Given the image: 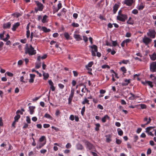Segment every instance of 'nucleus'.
I'll list each match as a JSON object with an SVG mask.
<instances>
[{
  "label": "nucleus",
  "instance_id": "nucleus-1",
  "mask_svg": "<svg viewBox=\"0 0 156 156\" xmlns=\"http://www.w3.org/2000/svg\"><path fill=\"white\" fill-rule=\"evenodd\" d=\"M28 44H26V47L25 49V53L28 54L30 55H35L36 53V50L34 49L31 45H30L29 47H28Z\"/></svg>",
  "mask_w": 156,
  "mask_h": 156
},
{
  "label": "nucleus",
  "instance_id": "nucleus-2",
  "mask_svg": "<svg viewBox=\"0 0 156 156\" xmlns=\"http://www.w3.org/2000/svg\"><path fill=\"white\" fill-rule=\"evenodd\" d=\"M84 142L87 151L93 150L95 149L94 146L89 141L87 140H85Z\"/></svg>",
  "mask_w": 156,
  "mask_h": 156
},
{
  "label": "nucleus",
  "instance_id": "nucleus-3",
  "mask_svg": "<svg viewBox=\"0 0 156 156\" xmlns=\"http://www.w3.org/2000/svg\"><path fill=\"white\" fill-rule=\"evenodd\" d=\"M137 80L138 81H141V82L142 84H143L144 85L146 86L147 85H148L151 88H153V84L152 82L151 81H147L145 80V81H143L141 80V79H137Z\"/></svg>",
  "mask_w": 156,
  "mask_h": 156
},
{
  "label": "nucleus",
  "instance_id": "nucleus-4",
  "mask_svg": "<svg viewBox=\"0 0 156 156\" xmlns=\"http://www.w3.org/2000/svg\"><path fill=\"white\" fill-rule=\"evenodd\" d=\"M127 16L125 14H120L117 16V19L119 21L124 22L127 19Z\"/></svg>",
  "mask_w": 156,
  "mask_h": 156
},
{
  "label": "nucleus",
  "instance_id": "nucleus-5",
  "mask_svg": "<svg viewBox=\"0 0 156 156\" xmlns=\"http://www.w3.org/2000/svg\"><path fill=\"white\" fill-rule=\"evenodd\" d=\"M90 47L92 49V50L91 51L92 55L93 56H95V52L98 51V47L95 45H93V46H90Z\"/></svg>",
  "mask_w": 156,
  "mask_h": 156
},
{
  "label": "nucleus",
  "instance_id": "nucleus-6",
  "mask_svg": "<svg viewBox=\"0 0 156 156\" xmlns=\"http://www.w3.org/2000/svg\"><path fill=\"white\" fill-rule=\"evenodd\" d=\"M36 3L37 6V9H35V11L36 12H37L38 10L42 11L44 8L43 5L39 2H36Z\"/></svg>",
  "mask_w": 156,
  "mask_h": 156
},
{
  "label": "nucleus",
  "instance_id": "nucleus-7",
  "mask_svg": "<svg viewBox=\"0 0 156 156\" xmlns=\"http://www.w3.org/2000/svg\"><path fill=\"white\" fill-rule=\"evenodd\" d=\"M142 41L146 45H147L152 41V40L145 36L143 38Z\"/></svg>",
  "mask_w": 156,
  "mask_h": 156
},
{
  "label": "nucleus",
  "instance_id": "nucleus-8",
  "mask_svg": "<svg viewBox=\"0 0 156 156\" xmlns=\"http://www.w3.org/2000/svg\"><path fill=\"white\" fill-rule=\"evenodd\" d=\"M155 32L154 30H149V32L147 33L148 36L152 38H154L155 37Z\"/></svg>",
  "mask_w": 156,
  "mask_h": 156
},
{
  "label": "nucleus",
  "instance_id": "nucleus-9",
  "mask_svg": "<svg viewBox=\"0 0 156 156\" xmlns=\"http://www.w3.org/2000/svg\"><path fill=\"white\" fill-rule=\"evenodd\" d=\"M150 69L152 72H156V64L153 62L150 65Z\"/></svg>",
  "mask_w": 156,
  "mask_h": 156
},
{
  "label": "nucleus",
  "instance_id": "nucleus-10",
  "mask_svg": "<svg viewBox=\"0 0 156 156\" xmlns=\"http://www.w3.org/2000/svg\"><path fill=\"white\" fill-rule=\"evenodd\" d=\"M130 79H126L125 80L124 82L120 83V84H121L122 86H126L130 82Z\"/></svg>",
  "mask_w": 156,
  "mask_h": 156
},
{
  "label": "nucleus",
  "instance_id": "nucleus-11",
  "mask_svg": "<svg viewBox=\"0 0 156 156\" xmlns=\"http://www.w3.org/2000/svg\"><path fill=\"white\" fill-rule=\"evenodd\" d=\"M133 2V0H124V3L126 4L127 5L130 6L132 5Z\"/></svg>",
  "mask_w": 156,
  "mask_h": 156
},
{
  "label": "nucleus",
  "instance_id": "nucleus-12",
  "mask_svg": "<svg viewBox=\"0 0 156 156\" xmlns=\"http://www.w3.org/2000/svg\"><path fill=\"white\" fill-rule=\"evenodd\" d=\"M35 108V107L34 106H30L29 107V110L30 112V115L33 114L34 112V109Z\"/></svg>",
  "mask_w": 156,
  "mask_h": 156
},
{
  "label": "nucleus",
  "instance_id": "nucleus-13",
  "mask_svg": "<svg viewBox=\"0 0 156 156\" xmlns=\"http://www.w3.org/2000/svg\"><path fill=\"white\" fill-rule=\"evenodd\" d=\"M20 25V23L19 22H17L15 23L13 26L12 28V30L15 31L16 30V29Z\"/></svg>",
  "mask_w": 156,
  "mask_h": 156
},
{
  "label": "nucleus",
  "instance_id": "nucleus-14",
  "mask_svg": "<svg viewBox=\"0 0 156 156\" xmlns=\"http://www.w3.org/2000/svg\"><path fill=\"white\" fill-rule=\"evenodd\" d=\"M119 7V5L117 4H115L113 6V13L115 14L116 12L118 9Z\"/></svg>",
  "mask_w": 156,
  "mask_h": 156
},
{
  "label": "nucleus",
  "instance_id": "nucleus-15",
  "mask_svg": "<svg viewBox=\"0 0 156 156\" xmlns=\"http://www.w3.org/2000/svg\"><path fill=\"white\" fill-rule=\"evenodd\" d=\"M73 37L75 38L76 41H79L80 40H82V39L80 37V36L79 34H74Z\"/></svg>",
  "mask_w": 156,
  "mask_h": 156
},
{
  "label": "nucleus",
  "instance_id": "nucleus-16",
  "mask_svg": "<svg viewBox=\"0 0 156 156\" xmlns=\"http://www.w3.org/2000/svg\"><path fill=\"white\" fill-rule=\"evenodd\" d=\"M11 24L10 22L4 23L3 24V27L4 28H9L11 26Z\"/></svg>",
  "mask_w": 156,
  "mask_h": 156
},
{
  "label": "nucleus",
  "instance_id": "nucleus-17",
  "mask_svg": "<svg viewBox=\"0 0 156 156\" xmlns=\"http://www.w3.org/2000/svg\"><path fill=\"white\" fill-rule=\"evenodd\" d=\"M109 118L110 117L108 115H106L102 118L101 121L103 122L104 123L106 122V119H109Z\"/></svg>",
  "mask_w": 156,
  "mask_h": 156
},
{
  "label": "nucleus",
  "instance_id": "nucleus-18",
  "mask_svg": "<svg viewBox=\"0 0 156 156\" xmlns=\"http://www.w3.org/2000/svg\"><path fill=\"white\" fill-rule=\"evenodd\" d=\"M105 137H106V142H107L110 143L112 141V140L110 138L111 137V136L110 134L106 135L105 136Z\"/></svg>",
  "mask_w": 156,
  "mask_h": 156
},
{
  "label": "nucleus",
  "instance_id": "nucleus-19",
  "mask_svg": "<svg viewBox=\"0 0 156 156\" xmlns=\"http://www.w3.org/2000/svg\"><path fill=\"white\" fill-rule=\"evenodd\" d=\"M76 148L77 150H81L83 149V147L81 144H78L76 145Z\"/></svg>",
  "mask_w": 156,
  "mask_h": 156
},
{
  "label": "nucleus",
  "instance_id": "nucleus-20",
  "mask_svg": "<svg viewBox=\"0 0 156 156\" xmlns=\"http://www.w3.org/2000/svg\"><path fill=\"white\" fill-rule=\"evenodd\" d=\"M48 16L45 15L43 17V19H42L41 21L43 23H45L48 22L47 20Z\"/></svg>",
  "mask_w": 156,
  "mask_h": 156
},
{
  "label": "nucleus",
  "instance_id": "nucleus-21",
  "mask_svg": "<svg viewBox=\"0 0 156 156\" xmlns=\"http://www.w3.org/2000/svg\"><path fill=\"white\" fill-rule=\"evenodd\" d=\"M45 144L46 142L43 143H40L38 145H37L36 147L37 149H40L43 147Z\"/></svg>",
  "mask_w": 156,
  "mask_h": 156
},
{
  "label": "nucleus",
  "instance_id": "nucleus-22",
  "mask_svg": "<svg viewBox=\"0 0 156 156\" xmlns=\"http://www.w3.org/2000/svg\"><path fill=\"white\" fill-rule=\"evenodd\" d=\"M145 130V132L147 133L148 135H150L152 136H154V134L152 133V132L150 131V130L148 129H147L146 128Z\"/></svg>",
  "mask_w": 156,
  "mask_h": 156
},
{
  "label": "nucleus",
  "instance_id": "nucleus-23",
  "mask_svg": "<svg viewBox=\"0 0 156 156\" xmlns=\"http://www.w3.org/2000/svg\"><path fill=\"white\" fill-rule=\"evenodd\" d=\"M151 59L153 61H154L156 59V54L154 53L152 55H150Z\"/></svg>",
  "mask_w": 156,
  "mask_h": 156
},
{
  "label": "nucleus",
  "instance_id": "nucleus-24",
  "mask_svg": "<svg viewBox=\"0 0 156 156\" xmlns=\"http://www.w3.org/2000/svg\"><path fill=\"white\" fill-rule=\"evenodd\" d=\"M74 94V90L73 88H72L71 90V93L69 96V98L73 99Z\"/></svg>",
  "mask_w": 156,
  "mask_h": 156
},
{
  "label": "nucleus",
  "instance_id": "nucleus-25",
  "mask_svg": "<svg viewBox=\"0 0 156 156\" xmlns=\"http://www.w3.org/2000/svg\"><path fill=\"white\" fill-rule=\"evenodd\" d=\"M117 131L118 135L120 136H122L123 134V132L122 129L120 128H118Z\"/></svg>",
  "mask_w": 156,
  "mask_h": 156
},
{
  "label": "nucleus",
  "instance_id": "nucleus-26",
  "mask_svg": "<svg viewBox=\"0 0 156 156\" xmlns=\"http://www.w3.org/2000/svg\"><path fill=\"white\" fill-rule=\"evenodd\" d=\"M144 5H143V4L142 3H140V5L138 6L137 8L139 10H142L144 8Z\"/></svg>",
  "mask_w": 156,
  "mask_h": 156
},
{
  "label": "nucleus",
  "instance_id": "nucleus-27",
  "mask_svg": "<svg viewBox=\"0 0 156 156\" xmlns=\"http://www.w3.org/2000/svg\"><path fill=\"white\" fill-rule=\"evenodd\" d=\"M42 30L45 32H48L51 31V30L48 29L46 27H42Z\"/></svg>",
  "mask_w": 156,
  "mask_h": 156
},
{
  "label": "nucleus",
  "instance_id": "nucleus-28",
  "mask_svg": "<svg viewBox=\"0 0 156 156\" xmlns=\"http://www.w3.org/2000/svg\"><path fill=\"white\" fill-rule=\"evenodd\" d=\"M127 23L128 24L133 25L134 22L133 20H132V18L130 17L129 18L128 20L127 21Z\"/></svg>",
  "mask_w": 156,
  "mask_h": 156
},
{
  "label": "nucleus",
  "instance_id": "nucleus-29",
  "mask_svg": "<svg viewBox=\"0 0 156 156\" xmlns=\"http://www.w3.org/2000/svg\"><path fill=\"white\" fill-rule=\"evenodd\" d=\"M20 118V115L16 114V115L14 117V119L15 121L18 122L19 119Z\"/></svg>",
  "mask_w": 156,
  "mask_h": 156
},
{
  "label": "nucleus",
  "instance_id": "nucleus-30",
  "mask_svg": "<svg viewBox=\"0 0 156 156\" xmlns=\"http://www.w3.org/2000/svg\"><path fill=\"white\" fill-rule=\"evenodd\" d=\"M44 117L50 119H52V117L49 114L47 113L45 114Z\"/></svg>",
  "mask_w": 156,
  "mask_h": 156
},
{
  "label": "nucleus",
  "instance_id": "nucleus-31",
  "mask_svg": "<svg viewBox=\"0 0 156 156\" xmlns=\"http://www.w3.org/2000/svg\"><path fill=\"white\" fill-rule=\"evenodd\" d=\"M5 33V31H3L2 33L0 34V39L1 40H3L4 41V35Z\"/></svg>",
  "mask_w": 156,
  "mask_h": 156
},
{
  "label": "nucleus",
  "instance_id": "nucleus-32",
  "mask_svg": "<svg viewBox=\"0 0 156 156\" xmlns=\"http://www.w3.org/2000/svg\"><path fill=\"white\" fill-rule=\"evenodd\" d=\"M95 126H96L95 128V129L96 131H98L99 130V127L100 126V125L99 123H97L95 124Z\"/></svg>",
  "mask_w": 156,
  "mask_h": 156
},
{
  "label": "nucleus",
  "instance_id": "nucleus-33",
  "mask_svg": "<svg viewBox=\"0 0 156 156\" xmlns=\"http://www.w3.org/2000/svg\"><path fill=\"white\" fill-rule=\"evenodd\" d=\"M111 72L113 73L112 74V78H114V75H115V77H116L117 78H119V77L117 76V74L115 73L113 70H111Z\"/></svg>",
  "mask_w": 156,
  "mask_h": 156
},
{
  "label": "nucleus",
  "instance_id": "nucleus-34",
  "mask_svg": "<svg viewBox=\"0 0 156 156\" xmlns=\"http://www.w3.org/2000/svg\"><path fill=\"white\" fill-rule=\"evenodd\" d=\"M89 100H87V98H86L83 101H82V104L83 105H84L85 104V103H87L88 104H89Z\"/></svg>",
  "mask_w": 156,
  "mask_h": 156
},
{
  "label": "nucleus",
  "instance_id": "nucleus-35",
  "mask_svg": "<svg viewBox=\"0 0 156 156\" xmlns=\"http://www.w3.org/2000/svg\"><path fill=\"white\" fill-rule=\"evenodd\" d=\"M94 62H90L86 66V68H88V67H90L92 66V65L93 64Z\"/></svg>",
  "mask_w": 156,
  "mask_h": 156
},
{
  "label": "nucleus",
  "instance_id": "nucleus-36",
  "mask_svg": "<svg viewBox=\"0 0 156 156\" xmlns=\"http://www.w3.org/2000/svg\"><path fill=\"white\" fill-rule=\"evenodd\" d=\"M20 15V14L19 13H14L12 14V16H14L15 17H16L17 18H18Z\"/></svg>",
  "mask_w": 156,
  "mask_h": 156
},
{
  "label": "nucleus",
  "instance_id": "nucleus-37",
  "mask_svg": "<svg viewBox=\"0 0 156 156\" xmlns=\"http://www.w3.org/2000/svg\"><path fill=\"white\" fill-rule=\"evenodd\" d=\"M45 139V137L44 136H41L39 139V141L40 142H42Z\"/></svg>",
  "mask_w": 156,
  "mask_h": 156
},
{
  "label": "nucleus",
  "instance_id": "nucleus-38",
  "mask_svg": "<svg viewBox=\"0 0 156 156\" xmlns=\"http://www.w3.org/2000/svg\"><path fill=\"white\" fill-rule=\"evenodd\" d=\"M6 75H7L9 77H12L13 76V74L9 72H6L5 73V76Z\"/></svg>",
  "mask_w": 156,
  "mask_h": 156
},
{
  "label": "nucleus",
  "instance_id": "nucleus-39",
  "mask_svg": "<svg viewBox=\"0 0 156 156\" xmlns=\"http://www.w3.org/2000/svg\"><path fill=\"white\" fill-rule=\"evenodd\" d=\"M85 111V106H84L82 108L81 113L82 116L84 115V113Z\"/></svg>",
  "mask_w": 156,
  "mask_h": 156
},
{
  "label": "nucleus",
  "instance_id": "nucleus-40",
  "mask_svg": "<svg viewBox=\"0 0 156 156\" xmlns=\"http://www.w3.org/2000/svg\"><path fill=\"white\" fill-rule=\"evenodd\" d=\"M64 35L66 38L68 40L69 38V34L67 32L65 33L64 34Z\"/></svg>",
  "mask_w": 156,
  "mask_h": 156
},
{
  "label": "nucleus",
  "instance_id": "nucleus-41",
  "mask_svg": "<svg viewBox=\"0 0 156 156\" xmlns=\"http://www.w3.org/2000/svg\"><path fill=\"white\" fill-rule=\"evenodd\" d=\"M116 139V143L118 144H120L122 142V140H121L117 139V138Z\"/></svg>",
  "mask_w": 156,
  "mask_h": 156
},
{
  "label": "nucleus",
  "instance_id": "nucleus-42",
  "mask_svg": "<svg viewBox=\"0 0 156 156\" xmlns=\"http://www.w3.org/2000/svg\"><path fill=\"white\" fill-rule=\"evenodd\" d=\"M26 121L28 123H30L31 122V120L30 117L28 116L26 117Z\"/></svg>",
  "mask_w": 156,
  "mask_h": 156
},
{
  "label": "nucleus",
  "instance_id": "nucleus-43",
  "mask_svg": "<svg viewBox=\"0 0 156 156\" xmlns=\"http://www.w3.org/2000/svg\"><path fill=\"white\" fill-rule=\"evenodd\" d=\"M43 76L44 78H48L49 77V75L48 73H43Z\"/></svg>",
  "mask_w": 156,
  "mask_h": 156
},
{
  "label": "nucleus",
  "instance_id": "nucleus-44",
  "mask_svg": "<svg viewBox=\"0 0 156 156\" xmlns=\"http://www.w3.org/2000/svg\"><path fill=\"white\" fill-rule=\"evenodd\" d=\"M138 12V11L136 9H134L132 12V13L135 15L137 14Z\"/></svg>",
  "mask_w": 156,
  "mask_h": 156
},
{
  "label": "nucleus",
  "instance_id": "nucleus-45",
  "mask_svg": "<svg viewBox=\"0 0 156 156\" xmlns=\"http://www.w3.org/2000/svg\"><path fill=\"white\" fill-rule=\"evenodd\" d=\"M72 147L71 144L70 143H68L66 145V147L67 149L70 148Z\"/></svg>",
  "mask_w": 156,
  "mask_h": 156
},
{
  "label": "nucleus",
  "instance_id": "nucleus-46",
  "mask_svg": "<svg viewBox=\"0 0 156 156\" xmlns=\"http://www.w3.org/2000/svg\"><path fill=\"white\" fill-rule=\"evenodd\" d=\"M138 139V136L136 135H135L134 136V142H136Z\"/></svg>",
  "mask_w": 156,
  "mask_h": 156
},
{
  "label": "nucleus",
  "instance_id": "nucleus-47",
  "mask_svg": "<svg viewBox=\"0 0 156 156\" xmlns=\"http://www.w3.org/2000/svg\"><path fill=\"white\" fill-rule=\"evenodd\" d=\"M72 25L73 27H78L79 26V24L77 23H73L72 24Z\"/></svg>",
  "mask_w": 156,
  "mask_h": 156
},
{
  "label": "nucleus",
  "instance_id": "nucleus-48",
  "mask_svg": "<svg viewBox=\"0 0 156 156\" xmlns=\"http://www.w3.org/2000/svg\"><path fill=\"white\" fill-rule=\"evenodd\" d=\"M121 70L123 72H124V73H126V70L125 67H122L121 68H120Z\"/></svg>",
  "mask_w": 156,
  "mask_h": 156
},
{
  "label": "nucleus",
  "instance_id": "nucleus-49",
  "mask_svg": "<svg viewBox=\"0 0 156 156\" xmlns=\"http://www.w3.org/2000/svg\"><path fill=\"white\" fill-rule=\"evenodd\" d=\"M58 86L61 89H63L64 87V86L63 84L60 83L58 84Z\"/></svg>",
  "mask_w": 156,
  "mask_h": 156
},
{
  "label": "nucleus",
  "instance_id": "nucleus-50",
  "mask_svg": "<svg viewBox=\"0 0 156 156\" xmlns=\"http://www.w3.org/2000/svg\"><path fill=\"white\" fill-rule=\"evenodd\" d=\"M102 68L103 69H105L106 68H108V69H110V67L108 65H105L102 66Z\"/></svg>",
  "mask_w": 156,
  "mask_h": 156
},
{
  "label": "nucleus",
  "instance_id": "nucleus-51",
  "mask_svg": "<svg viewBox=\"0 0 156 156\" xmlns=\"http://www.w3.org/2000/svg\"><path fill=\"white\" fill-rule=\"evenodd\" d=\"M10 36L9 35V34H7L6 35V38H4V41H8V40Z\"/></svg>",
  "mask_w": 156,
  "mask_h": 156
},
{
  "label": "nucleus",
  "instance_id": "nucleus-52",
  "mask_svg": "<svg viewBox=\"0 0 156 156\" xmlns=\"http://www.w3.org/2000/svg\"><path fill=\"white\" fill-rule=\"evenodd\" d=\"M41 66V63H36L35 67L37 69H39Z\"/></svg>",
  "mask_w": 156,
  "mask_h": 156
},
{
  "label": "nucleus",
  "instance_id": "nucleus-53",
  "mask_svg": "<svg viewBox=\"0 0 156 156\" xmlns=\"http://www.w3.org/2000/svg\"><path fill=\"white\" fill-rule=\"evenodd\" d=\"M74 118L75 117H74V115H70L69 119L71 121H73L74 119Z\"/></svg>",
  "mask_w": 156,
  "mask_h": 156
},
{
  "label": "nucleus",
  "instance_id": "nucleus-54",
  "mask_svg": "<svg viewBox=\"0 0 156 156\" xmlns=\"http://www.w3.org/2000/svg\"><path fill=\"white\" fill-rule=\"evenodd\" d=\"M151 153V150L150 148H149L147 149V155L150 154Z\"/></svg>",
  "mask_w": 156,
  "mask_h": 156
},
{
  "label": "nucleus",
  "instance_id": "nucleus-55",
  "mask_svg": "<svg viewBox=\"0 0 156 156\" xmlns=\"http://www.w3.org/2000/svg\"><path fill=\"white\" fill-rule=\"evenodd\" d=\"M50 125L48 124H44L43 125V127L45 128H47L49 127Z\"/></svg>",
  "mask_w": 156,
  "mask_h": 156
},
{
  "label": "nucleus",
  "instance_id": "nucleus-56",
  "mask_svg": "<svg viewBox=\"0 0 156 156\" xmlns=\"http://www.w3.org/2000/svg\"><path fill=\"white\" fill-rule=\"evenodd\" d=\"M140 107L142 109H145L146 108V105L145 104H141L140 105Z\"/></svg>",
  "mask_w": 156,
  "mask_h": 156
},
{
  "label": "nucleus",
  "instance_id": "nucleus-57",
  "mask_svg": "<svg viewBox=\"0 0 156 156\" xmlns=\"http://www.w3.org/2000/svg\"><path fill=\"white\" fill-rule=\"evenodd\" d=\"M50 88L51 90L53 91H54L55 90V87L54 86V85H50Z\"/></svg>",
  "mask_w": 156,
  "mask_h": 156
},
{
  "label": "nucleus",
  "instance_id": "nucleus-58",
  "mask_svg": "<svg viewBox=\"0 0 156 156\" xmlns=\"http://www.w3.org/2000/svg\"><path fill=\"white\" fill-rule=\"evenodd\" d=\"M16 114H18L19 113H20L21 115L23 114V112L21 111L20 110H18L16 112Z\"/></svg>",
  "mask_w": 156,
  "mask_h": 156
},
{
  "label": "nucleus",
  "instance_id": "nucleus-59",
  "mask_svg": "<svg viewBox=\"0 0 156 156\" xmlns=\"http://www.w3.org/2000/svg\"><path fill=\"white\" fill-rule=\"evenodd\" d=\"M60 112L59 110L57 109L56 110L55 113V115L56 116H58L60 114Z\"/></svg>",
  "mask_w": 156,
  "mask_h": 156
},
{
  "label": "nucleus",
  "instance_id": "nucleus-60",
  "mask_svg": "<svg viewBox=\"0 0 156 156\" xmlns=\"http://www.w3.org/2000/svg\"><path fill=\"white\" fill-rule=\"evenodd\" d=\"M112 41L113 46H115L117 45V43L116 41Z\"/></svg>",
  "mask_w": 156,
  "mask_h": 156
},
{
  "label": "nucleus",
  "instance_id": "nucleus-61",
  "mask_svg": "<svg viewBox=\"0 0 156 156\" xmlns=\"http://www.w3.org/2000/svg\"><path fill=\"white\" fill-rule=\"evenodd\" d=\"M41 97V96H40L39 97H36L35 98H33L32 99V100L33 101H35L37 100Z\"/></svg>",
  "mask_w": 156,
  "mask_h": 156
},
{
  "label": "nucleus",
  "instance_id": "nucleus-62",
  "mask_svg": "<svg viewBox=\"0 0 156 156\" xmlns=\"http://www.w3.org/2000/svg\"><path fill=\"white\" fill-rule=\"evenodd\" d=\"M128 62H129L128 60H123L122 61V63L125 64H127Z\"/></svg>",
  "mask_w": 156,
  "mask_h": 156
},
{
  "label": "nucleus",
  "instance_id": "nucleus-63",
  "mask_svg": "<svg viewBox=\"0 0 156 156\" xmlns=\"http://www.w3.org/2000/svg\"><path fill=\"white\" fill-rule=\"evenodd\" d=\"M97 107L101 110H103V106L100 104H98V105Z\"/></svg>",
  "mask_w": 156,
  "mask_h": 156
},
{
  "label": "nucleus",
  "instance_id": "nucleus-64",
  "mask_svg": "<svg viewBox=\"0 0 156 156\" xmlns=\"http://www.w3.org/2000/svg\"><path fill=\"white\" fill-rule=\"evenodd\" d=\"M106 92L105 90L101 89L100 90V93L101 94H105Z\"/></svg>",
  "mask_w": 156,
  "mask_h": 156
}]
</instances>
